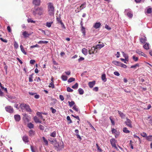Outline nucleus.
<instances>
[{"label":"nucleus","instance_id":"nucleus-1","mask_svg":"<svg viewBox=\"0 0 152 152\" xmlns=\"http://www.w3.org/2000/svg\"><path fill=\"white\" fill-rule=\"evenodd\" d=\"M48 10L49 14L50 15H54L55 12V8L53 4L51 2H49L48 3Z\"/></svg>","mask_w":152,"mask_h":152},{"label":"nucleus","instance_id":"nucleus-2","mask_svg":"<svg viewBox=\"0 0 152 152\" xmlns=\"http://www.w3.org/2000/svg\"><path fill=\"white\" fill-rule=\"evenodd\" d=\"M43 12V10L42 8L38 7L34 8L33 12V14L34 15H36L37 14L39 15H42Z\"/></svg>","mask_w":152,"mask_h":152},{"label":"nucleus","instance_id":"nucleus-3","mask_svg":"<svg viewBox=\"0 0 152 152\" xmlns=\"http://www.w3.org/2000/svg\"><path fill=\"white\" fill-rule=\"evenodd\" d=\"M20 107L22 109H25L28 112H31V110L30 107L27 104L22 103L20 104Z\"/></svg>","mask_w":152,"mask_h":152},{"label":"nucleus","instance_id":"nucleus-4","mask_svg":"<svg viewBox=\"0 0 152 152\" xmlns=\"http://www.w3.org/2000/svg\"><path fill=\"white\" fill-rule=\"evenodd\" d=\"M64 146L63 142L62 141L60 142L57 145V146L56 148H55V150L57 151H60L62 150V149L64 148Z\"/></svg>","mask_w":152,"mask_h":152},{"label":"nucleus","instance_id":"nucleus-5","mask_svg":"<svg viewBox=\"0 0 152 152\" xmlns=\"http://www.w3.org/2000/svg\"><path fill=\"white\" fill-rule=\"evenodd\" d=\"M124 13L125 14H126L128 17L130 18H132L133 14L131 13V10L130 9H127L125 10Z\"/></svg>","mask_w":152,"mask_h":152},{"label":"nucleus","instance_id":"nucleus-6","mask_svg":"<svg viewBox=\"0 0 152 152\" xmlns=\"http://www.w3.org/2000/svg\"><path fill=\"white\" fill-rule=\"evenodd\" d=\"M5 109L7 112L10 113H12L13 112V109L12 107L11 106H7L5 107Z\"/></svg>","mask_w":152,"mask_h":152},{"label":"nucleus","instance_id":"nucleus-7","mask_svg":"<svg viewBox=\"0 0 152 152\" xmlns=\"http://www.w3.org/2000/svg\"><path fill=\"white\" fill-rule=\"evenodd\" d=\"M132 122L130 119L128 118H126V121L125 122V123L130 128H132Z\"/></svg>","mask_w":152,"mask_h":152},{"label":"nucleus","instance_id":"nucleus-8","mask_svg":"<svg viewBox=\"0 0 152 152\" xmlns=\"http://www.w3.org/2000/svg\"><path fill=\"white\" fill-rule=\"evenodd\" d=\"M147 40L146 37L145 36H143L142 37L140 38V41L142 44H145Z\"/></svg>","mask_w":152,"mask_h":152},{"label":"nucleus","instance_id":"nucleus-9","mask_svg":"<svg viewBox=\"0 0 152 152\" xmlns=\"http://www.w3.org/2000/svg\"><path fill=\"white\" fill-rule=\"evenodd\" d=\"M96 49L95 47H93L91 48V49L89 50V53L90 54L94 53L95 51L96 52Z\"/></svg>","mask_w":152,"mask_h":152},{"label":"nucleus","instance_id":"nucleus-10","mask_svg":"<svg viewBox=\"0 0 152 152\" xmlns=\"http://www.w3.org/2000/svg\"><path fill=\"white\" fill-rule=\"evenodd\" d=\"M136 52L137 53H138L140 55L143 56L146 58L147 57V56L143 52L140 50H136Z\"/></svg>","mask_w":152,"mask_h":152},{"label":"nucleus","instance_id":"nucleus-11","mask_svg":"<svg viewBox=\"0 0 152 152\" xmlns=\"http://www.w3.org/2000/svg\"><path fill=\"white\" fill-rule=\"evenodd\" d=\"M101 26V23L100 22H96L94 23L93 27L95 29H98Z\"/></svg>","mask_w":152,"mask_h":152},{"label":"nucleus","instance_id":"nucleus-12","mask_svg":"<svg viewBox=\"0 0 152 152\" xmlns=\"http://www.w3.org/2000/svg\"><path fill=\"white\" fill-rule=\"evenodd\" d=\"M104 44L103 43H102L100 44H98L95 46V47L96 49V53L97 52V50L100 49L101 48L104 46Z\"/></svg>","mask_w":152,"mask_h":152},{"label":"nucleus","instance_id":"nucleus-13","mask_svg":"<svg viewBox=\"0 0 152 152\" xmlns=\"http://www.w3.org/2000/svg\"><path fill=\"white\" fill-rule=\"evenodd\" d=\"M22 34L25 38H27L29 37L31 34H29L27 31H25Z\"/></svg>","mask_w":152,"mask_h":152},{"label":"nucleus","instance_id":"nucleus-14","mask_svg":"<svg viewBox=\"0 0 152 152\" xmlns=\"http://www.w3.org/2000/svg\"><path fill=\"white\" fill-rule=\"evenodd\" d=\"M33 3L35 6H39L40 4V0H33Z\"/></svg>","mask_w":152,"mask_h":152},{"label":"nucleus","instance_id":"nucleus-15","mask_svg":"<svg viewBox=\"0 0 152 152\" xmlns=\"http://www.w3.org/2000/svg\"><path fill=\"white\" fill-rule=\"evenodd\" d=\"M14 118L16 121H19L20 119V116L19 115H14Z\"/></svg>","mask_w":152,"mask_h":152},{"label":"nucleus","instance_id":"nucleus-16","mask_svg":"<svg viewBox=\"0 0 152 152\" xmlns=\"http://www.w3.org/2000/svg\"><path fill=\"white\" fill-rule=\"evenodd\" d=\"M22 139L25 143L28 142H29L28 137L26 135H24L22 138Z\"/></svg>","mask_w":152,"mask_h":152},{"label":"nucleus","instance_id":"nucleus-17","mask_svg":"<svg viewBox=\"0 0 152 152\" xmlns=\"http://www.w3.org/2000/svg\"><path fill=\"white\" fill-rule=\"evenodd\" d=\"M116 113H118L120 115V116L122 118H124L125 117V115L121 112L117 110H115V111Z\"/></svg>","mask_w":152,"mask_h":152},{"label":"nucleus","instance_id":"nucleus-18","mask_svg":"<svg viewBox=\"0 0 152 152\" xmlns=\"http://www.w3.org/2000/svg\"><path fill=\"white\" fill-rule=\"evenodd\" d=\"M34 120L36 123H41L42 122L40 121L39 119L36 116L34 118Z\"/></svg>","mask_w":152,"mask_h":152},{"label":"nucleus","instance_id":"nucleus-19","mask_svg":"<svg viewBox=\"0 0 152 152\" xmlns=\"http://www.w3.org/2000/svg\"><path fill=\"white\" fill-rule=\"evenodd\" d=\"M95 84V81H92L89 82L88 85L90 88H92Z\"/></svg>","mask_w":152,"mask_h":152},{"label":"nucleus","instance_id":"nucleus-20","mask_svg":"<svg viewBox=\"0 0 152 152\" xmlns=\"http://www.w3.org/2000/svg\"><path fill=\"white\" fill-rule=\"evenodd\" d=\"M86 2H84L80 6V9L79 11H80L82 10L83 9L85 8L86 7Z\"/></svg>","mask_w":152,"mask_h":152},{"label":"nucleus","instance_id":"nucleus-21","mask_svg":"<svg viewBox=\"0 0 152 152\" xmlns=\"http://www.w3.org/2000/svg\"><path fill=\"white\" fill-rule=\"evenodd\" d=\"M35 134V132L33 130H31L29 132V135L31 137L33 136Z\"/></svg>","mask_w":152,"mask_h":152},{"label":"nucleus","instance_id":"nucleus-22","mask_svg":"<svg viewBox=\"0 0 152 152\" xmlns=\"http://www.w3.org/2000/svg\"><path fill=\"white\" fill-rule=\"evenodd\" d=\"M101 78L104 82H105L106 81L107 79L106 77V75L105 74H104L102 75Z\"/></svg>","mask_w":152,"mask_h":152},{"label":"nucleus","instance_id":"nucleus-23","mask_svg":"<svg viewBox=\"0 0 152 152\" xmlns=\"http://www.w3.org/2000/svg\"><path fill=\"white\" fill-rule=\"evenodd\" d=\"M81 31L82 33L83 34V36L85 37L86 33L85 28L84 27H82L81 28Z\"/></svg>","mask_w":152,"mask_h":152},{"label":"nucleus","instance_id":"nucleus-24","mask_svg":"<svg viewBox=\"0 0 152 152\" xmlns=\"http://www.w3.org/2000/svg\"><path fill=\"white\" fill-rule=\"evenodd\" d=\"M81 31L82 33L83 34V36L85 37L86 33L85 28L84 27H82L81 28Z\"/></svg>","mask_w":152,"mask_h":152},{"label":"nucleus","instance_id":"nucleus-25","mask_svg":"<svg viewBox=\"0 0 152 152\" xmlns=\"http://www.w3.org/2000/svg\"><path fill=\"white\" fill-rule=\"evenodd\" d=\"M81 31L82 33L83 34V36L85 37L86 33L85 28L84 27H82L81 28Z\"/></svg>","mask_w":152,"mask_h":152},{"label":"nucleus","instance_id":"nucleus-26","mask_svg":"<svg viewBox=\"0 0 152 152\" xmlns=\"http://www.w3.org/2000/svg\"><path fill=\"white\" fill-rule=\"evenodd\" d=\"M27 126L30 129L33 128L34 127V125L31 123H28L27 124Z\"/></svg>","mask_w":152,"mask_h":152},{"label":"nucleus","instance_id":"nucleus-27","mask_svg":"<svg viewBox=\"0 0 152 152\" xmlns=\"http://www.w3.org/2000/svg\"><path fill=\"white\" fill-rule=\"evenodd\" d=\"M122 53L123 56L125 58H126V59H129V56L127 54L125 53L124 52H122Z\"/></svg>","mask_w":152,"mask_h":152},{"label":"nucleus","instance_id":"nucleus-28","mask_svg":"<svg viewBox=\"0 0 152 152\" xmlns=\"http://www.w3.org/2000/svg\"><path fill=\"white\" fill-rule=\"evenodd\" d=\"M20 48L22 52L25 55H26L27 54V53L25 51V50H24L22 45H21L20 46Z\"/></svg>","mask_w":152,"mask_h":152},{"label":"nucleus","instance_id":"nucleus-29","mask_svg":"<svg viewBox=\"0 0 152 152\" xmlns=\"http://www.w3.org/2000/svg\"><path fill=\"white\" fill-rule=\"evenodd\" d=\"M149 45L148 43H146L144 45L143 47L145 49L147 50L149 49Z\"/></svg>","mask_w":152,"mask_h":152},{"label":"nucleus","instance_id":"nucleus-30","mask_svg":"<svg viewBox=\"0 0 152 152\" xmlns=\"http://www.w3.org/2000/svg\"><path fill=\"white\" fill-rule=\"evenodd\" d=\"M0 87L2 89L4 90V91L5 92H6V93H7V88H4V87L2 86V84L1 83H0Z\"/></svg>","mask_w":152,"mask_h":152},{"label":"nucleus","instance_id":"nucleus-31","mask_svg":"<svg viewBox=\"0 0 152 152\" xmlns=\"http://www.w3.org/2000/svg\"><path fill=\"white\" fill-rule=\"evenodd\" d=\"M82 53L85 55H86L87 54V50L85 48H84L82 49Z\"/></svg>","mask_w":152,"mask_h":152},{"label":"nucleus","instance_id":"nucleus-32","mask_svg":"<svg viewBox=\"0 0 152 152\" xmlns=\"http://www.w3.org/2000/svg\"><path fill=\"white\" fill-rule=\"evenodd\" d=\"M78 91L79 94L81 95L83 94L84 92L83 90L80 88L78 89Z\"/></svg>","mask_w":152,"mask_h":152},{"label":"nucleus","instance_id":"nucleus-33","mask_svg":"<svg viewBox=\"0 0 152 152\" xmlns=\"http://www.w3.org/2000/svg\"><path fill=\"white\" fill-rule=\"evenodd\" d=\"M61 78L63 81H66L67 79V77L66 75H62L61 76Z\"/></svg>","mask_w":152,"mask_h":152},{"label":"nucleus","instance_id":"nucleus-34","mask_svg":"<svg viewBox=\"0 0 152 152\" xmlns=\"http://www.w3.org/2000/svg\"><path fill=\"white\" fill-rule=\"evenodd\" d=\"M120 132L118 131H117V130H115V137L116 138L120 134Z\"/></svg>","mask_w":152,"mask_h":152},{"label":"nucleus","instance_id":"nucleus-35","mask_svg":"<svg viewBox=\"0 0 152 152\" xmlns=\"http://www.w3.org/2000/svg\"><path fill=\"white\" fill-rule=\"evenodd\" d=\"M7 99H10V100L12 99H15V96L8 95L7 96Z\"/></svg>","mask_w":152,"mask_h":152},{"label":"nucleus","instance_id":"nucleus-36","mask_svg":"<svg viewBox=\"0 0 152 152\" xmlns=\"http://www.w3.org/2000/svg\"><path fill=\"white\" fill-rule=\"evenodd\" d=\"M146 139L147 140L149 141H152V135L147 136Z\"/></svg>","mask_w":152,"mask_h":152},{"label":"nucleus","instance_id":"nucleus-37","mask_svg":"<svg viewBox=\"0 0 152 152\" xmlns=\"http://www.w3.org/2000/svg\"><path fill=\"white\" fill-rule=\"evenodd\" d=\"M123 131L124 133H127L130 132V131L127 129L126 127H124L123 128Z\"/></svg>","mask_w":152,"mask_h":152},{"label":"nucleus","instance_id":"nucleus-38","mask_svg":"<svg viewBox=\"0 0 152 152\" xmlns=\"http://www.w3.org/2000/svg\"><path fill=\"white\" fill-rule=\"evenodd\" d=\"M48 42L46 41H42L41 40L38 42L39 44H46Z\"/></svg>","mask_w":152,"mask_h":152},{"label":"nucleus","instance_id":"nucleus-39","mask_svg":"<svg viewBox=\"0 0 152 152\" xmlns=\"http://www.w3.org/2000/svg\"><path fill=\"white\" fill-rule=\"evenodd\" d=\"M50 135V136L53 137H56V131H54L52 133H51Z\"/></svg>","mask_w":152,"mask_h":152},{"label":"nucleus","instance_id":"nucleus-40","mask_svg":"<svg viewBox=\"0 0 152 152\" xmlns=\"http://www.w3.org/2000/svg\"><path fill=\"white\" fill-rule=\"evenodd\" d=\"M75 80V78L73 77H70L68 79V83H70L73 81H74Z\"/></svg>","mask_w":152,"mask_h":152},{"label":"nucleus","instance_id":"nucleus-41","mask_svg":"<svg viewBox=\"0 0 152 152\" xmlns=\"http://www.w3.org/2000/svg\"><path fill=\"white\" fill-rule=\"evenodd\" d=\"M121 62L117 61H115V65L117 66H120Z\"/></svg>","mask_w":152,"mask_h":152},{"label":"nucleus","instance_id":"nucleus-42","mask_svg":"<svg viewBox=\"0 0 152 152\" xmlns=\"http://www.w3.org/2000/svg\"><path fill=\"white\" fill-rule=\"evenodd\" d=\"M68 103L69 104V105L70 107H72L75 104V102L73 101H72L71 102L68 101Z\"/></svg>","mask_w":152,"mask_h":152},{"label":"nucleus","instance_id":"nucleus-43","mask_svg":"<svg viewBox=\"0 0 152 152\" xmlns=\"http://www.w3.org/2000/svg\"><path fill=\"white\" fill-rule=\"evenodd\" d=\"M42 139H43V141L44 142V143H45V144L47 145H48V140H47L44 137H42Z\"/></svg>","mask_w":152,"mask_h":152},{"label":"nucleus","instance_id":"nucleus-44","mask_svg":"<svg viewBox=\"0 0 152 152\" xmlns=\"http://www.w3.org/2000/svg\"><path fill=\"white\" fill-rule=\"evenodd\" d=\"M53 23L52 22H47L46 23V26L50 28L51 26Z\"/></svg>","mask_w":152,"mask_h":152},{"label":"nucleus","instance_id":"nucleus-45","mask_svg":"<svg viewBox=\"0 0 152 152\" xmlns=\"http://www.w3.org/2000/svg\"><path fill=\"white\" fill-rule=\"evenodd\" d=\"M120 59L121 61L124 62L126 64H127V62L128 61H129V59H126V58L124 59L123 58H121Z\"/></svg>","mask_w":152,"mask_h":152},{"label":"nucleus","instance_id":"nucleus-46","mask_svg":"<svg viewBox=\"0 0 152 152\" xmlns=\"http://www.w3.org/2000/svg\"><path fill=\"white\" fill-rule=\"evenodd\" d=\"M73 109L75 110L76 112H78L79 110L78 108H77V107L76 105H75L72 107Z\"/></svg>","mask_w":152,"mask_h":152},{"label":"nucleus","instance_id":"nucleus-47","mask_svg":"<svg viewBox=\"0 0 152 152\" xmlns=\"http://www.w3.org/2000/svg\"><path fill=\"white\" fill-rule=\"evenodd\" d=\"M78 86L77 83H76L74 85L72 86V88L73 89H77Z\"/></svg>","mask_w":152,"mask_h":152},{"label":"nucleus","instance_id":"nucleus-48","mask_svg":"<svg viewBox=\"0 0 152 152\" xmlns=\"http://www.w3.org/2000/svg\"><path fill=\"white\" fill-rule=\"evenodd\" d=\"M110 143L113 147H114V138H112L110 140Z\"/></svg>","mask_w":152,"mask_h":152},{"label":"nucleus","instance_id":"nucleus-49","mask_svg":"<svg viewBox=\"0 0 152 152\" xmlns=\"http://www.w3.org/2000/svg\"><path fill=\"white\" fill-rule=\"evenodd\" d=\"M140 135L141 136H142L143 137H145L146 138V137H147L146 134L144 132H143L142 133H141L140 134Z\"/></svg>","mask_w":152,"mask_h":152},{"label":"nucleus","instance_id":"nucleus-50","mask_svg":"<svg viewBox=\"0 0 152 152\" xmlns=\"http://www.w3.org/2000/svg\"><path fill=\"white\" fill-rule=\"evenodd\" d=\"M49 87L50 88H54V84L53 82H51L50 84V85L49 86Z\"/></svg>","mask_w":152,"mask_h":152},{"label":"nucleus","instance_id":"nucleus-51","mask_svg":"<svg viewBox=\"0 0 152 152\" xmlns=\"http://www.w3.org/2000/svg\"><path fill=\"white\" fill-rule=\"evenodd\" d=\"M96 145L97 148V151H99L100 152H102V150L100 148L99 146L98 145V144H96Z\"/></svg>","mask_w":152,"mask_h":152},{"label":"nucleus","instance_id":"nucleus-52","mask_svg":"<svg viewBox=\"0 0 152 152\" xmlns=\"http://www.w3.org/2000/svg\"><path fill=\"white\" fill-rule=\"evenodd\" d=\"M132 58L135 61H137L138 59V58L137 57H136L134 55L133 56Z\"/></svg>","mask_w":152,"mask_h":152},{"label":"nucleus","instance_id":"nucleus-53","mask_svg":"<svg viewBox=\"0 0 152 152\" xmlns=\"http://www.w3.org/2000/svg\"><path fill=\"white\" fill-rule=\"evenodd\" d=\"M18 46H19L18 45V43H17V42H16V41H15L14 42V48H15L17 49L18 48Z\"/></svg>","mask_w":152,"mask_h":152},{"label":"nucleus","instance_id":"nucleus-54","mask_svg":"<svg viewBox=\"0 0 152 152\" xmlns=\"http://www.w3.org/2000/svg\"><path fill=\"white\" fill-rule=\"evenodd\" d=\"M139 65L138 64H137L134 65H132L131 66V68H135L137 67H139Z\"/></svg>","mask_w":152,"mask_h":152},{"label":"nucleus","instance_id":"nucleus-55","mask_svg":"<svg viewBox=\"0 0 152 152\" xmlns=\"http://www.w3.org/2000/svg\"><path fill=\"white\" fill-rule=\"evenodd\" d=\"M27 21L28 23H34L35 22V21H33L31 18H28L27 20Z\"/></svg>","mask_w":152,"mask_h":152},{"label":"nucleus","instance_id":"nucleus-56","mask_svg":"<svg viewBox=\"0 0 152 152\" xmlns=\"http://www.w3.org/2000/svg\"><path fill=\"white\" fill-rule=\"evenodd\" d=\"M110 119L113 125H114V121L113 120V118L112 116H110Z\"/></svg>","mask_w":152,"mask_h":152},{"label":"nucleus","instance_id":"nucleus-57","mask_svg":"<svg viewBox=\"0 0 152 152\" xmlns=\"http://www.w3.org/2000/svg\"><path fill=\"white\" fill-rule=\"evenodd\" d=\"M151 116H149L148 118V119L150 118V119L149 120L148 123H149L151 124V125L152 126V118H151Z\"/></svg>","mask_w":152,"mask_h":152},{"label":"nucleus","instance_id":"nucleus-58","mask_svg":"<svg viewBox=\"0 0 152 152\" xmlns=\"http://www.w3.org/2000/svg\"><path fill=\"white\" fill-rule=\"evenodd\" d=\"M152 12V9L151 8H148L147 10V12L148 14H150Z\"/></svg>","mask_w":152,"mask_h":152},{"label":"nucleus","instance_id":"nucleus-59","mask_svg":"<svg viewBox=\"0 0 152 152\" xmlns=\"http://www.w3.org/2000/svg\"><path fill=\"white\" fill-rule=\"evenodd\" d=\"M37 114L38 116L40 117L42 119L43 118V116L41 113L39 112H37Z\"/></svg>","mask_w":152,"mask_h":152},{"label":"nucleus","instance_id":"nucleus-60","mask_svg":"<svg viewBox=\"0 0 152 152\" xmlns=\"http://www.w3.org/2000/svg\"><path fill=\"white\" fill-rule=\"evenodd\" d=\"M67 91L69 92H72L73 91V90L71 89L70 88L68 87L67 88Z\"/></svg>","mask_w":152,"mask_h":152},{"label":"nucleus","instance_id":"nucleus-61","mask_svg":"<svg viewBox=\"0 0 152 152\" xmlns=\"http://www.w3.org/2000/svg\"><path fill=\"white\" fill-rule=\"evenodd\" d=\"M36 148H34L32 145H31V149L32 152H36L35 149Z\"/></svg>","mask_w":152,"mask_h":152},{"label":"nucleus","instance_id":"nucleus-62","mask_svg":"<svg viewBox=\"0 0 152 152\" xmlns=\"http://www.w3.org/2000/svg\"><path fill=\"white\" fill-rule=\"evenodd\" d=\"M50 110H51L52 113L53 114L55 113L56 112V110L53 108V107H51L50 108Z\"/></svg>","mask_w":152,"mask_h":152},{"label":"nucleus","instance_id":"nucleus-63","mask_svg":"<svg viewBox=\"0 0 152 152\" xmlns=\"http://www.w3.org/2000/svg\"><path fill=\"white\" fill-rule=\"evenodd\" d=\"M120 66L124 68H126L127 67V66L126 65L123 64L122 63L121 65Z\"/></svg>","mask_w":152,"mask_h":152},{"label":"nucleus","instance_id":"nucleus-64","mask_svg":"<svg viewBox=\"0 0 152 152\" xmlns=\"http://www.w3.org/2000/svg\"><path fill=\"white\" fill-rule=\"evenodd\" d=\"M84 60V58L83 57H80V58L78 59V61L79 62H81V61H83Z\"/></svg>","mask_w":152,"mask_h":152}]
</instances>
